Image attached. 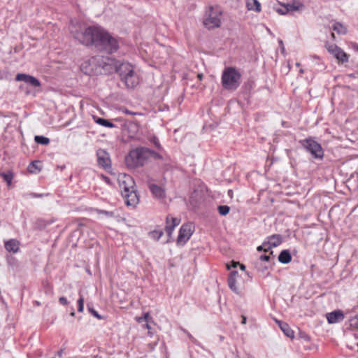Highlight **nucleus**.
Returning a JSON list of instances; mask_svg holds the SVG:
<instances>
[{"mask_svg":"<svg viewBox=\"0 0 358 358\" xmlns=\"http://www.w3.org/2000/svg\"><path fill=\"white\" fill-rule=\"evenodd\" d=\"M241 73L234 67H226L222 74V85L227 90H236L241 85Z\"/></svg>","mask_w":358,"mask_h":358,"instance_id":"nucleus-5","label":"nucleus"},{"mask_svg":"<svg viewBox=\"0 0 358 358\" xmlns=\"http://www.w3.org/2000/svg\"><path fill=\"white\" fill-rule=\"evenodd\" d=\"M303 146L316 159H322L324 152L320 143L312 138H306L301 142Z\"/></svg>","mask_w":358,"mask_h":358,"instance_id":"nucleus-9","label":"nucleus"},{"mask_svg":"<svg viewBox=\"0 0 358 358\" xmlns=\"http://www.w3.org/2000/svg\"><path fill=\"white\" fill-rule=\"evenodd\" d=\"M325 48L328 52L338 61V62L345 63L348 61L349 56L336 45L327 43L325 44Z\"/></svg>","mask_w":358,"mask_h":358,"instance_id":"nucleus-10","label":"nucleus"},{"mask_svg":"<svg viewBox=\"0 0 358 358\" xmlns=\"http://www.w3.org/2000/svg\"><path fill=\"white\" fill-rule=\"evenodd\" d=\"M280 4L281 8L274 7V10L280 15L299 11L304 8V4L300 0H290V2L280 3Z\"/></svg>","mask_w":358,"mask_h":358,"instance_id":"nucleus-8","label":"nucleus"},{"mask_svg":"<svg viewBox=\"0 0 358 358\" xmlns=\"http://www.w3.org/2000/svg\"><path fill=\"white\" fill-rule=\"evenodd\" d=\"M59 355H62V351H59Z\"/></svg>","mask_w":358,"mask_h":358,"instance_id":"nucleus-56","label":"nucleus"},{"mask_svg":"<svg viewBox=\"0 0 358 358\" xmlns=\"http://www.w3.org/2000/svg\"><path fill=\"white\" fill-rule=\"evenodd\" d=\"M164 232L162 230H153L149 232V236L154 241H159L163 236Z\"/></svg>","mask_w":358,"mask_h":358,"instance_id":"nucleus-27","label":"nucleus"},{"mask_svg":"<svg viewBox=\"0 0 358 358\" xmlns=\"http://www.w3.org/2000/svg\"><path fill=\"white\" fill-rule=\"evenodd\" d=\"M241 268L242 270H245V266L243 264H241Z\"/></svg>","mask_w":358,"mask_h":358,"instance_id":"nucleus-48","label":"nucleus"},{"mask_svg":"<svg viewBox=\"0 0 358 358\" xmlns=\"http://www.w3.org/2000/svg\"><path fill=\"white\" fill-rule=\"evenodd\" d=\"M170 222L174 227H177L180 223V219L173 217L171 215Z\"/></svg>","mask_w":358,"mask_h":358,"instance_id":"nucleus-38","label":"nucleus"},{"mask_svg":"<svg viewBox=\"0 0 358 358\" xmlns=\"http://www.w3.org/2000/svg\"><path fill=\"white\" fill-rule=\"evenodd\" d=\"M331 37H332V38H334V39L335 38V35H334V33H332V34H331Z\"/></svg>","mask_w":358,"mask_h":358,"instance_id":"nucleus-51","label":"nucleus"},{"mask_svg":"<svg viewBox=\"0 0 358 358\" xmlns=\"http://www.w3.org/2000/svg\"><path fill=\"white\" fill-rule=\"evenodd\" d=\"M103 68L108 73L115 71L128 88H134L139 83V76L134 66L129 62L117 64L114 59L108 58V62L105 63Z\"/></svg>","mask_w":358,"mask_h":358,"instance_id":"nucleus-2","label":"nucleus"},{"mask_svg":"<svg viewBox=\"0 0 358 358\" xmlns=\"http://www.w3.org/2000/svg\"><path fill=\"white\" fill-rule=\"evenodd\" d=\"M291 260L292 256L287 250H282L278 256V261L282 264H288L291 262Z\"/></svg>","mask_w":358,"mask_h":358,"instance_id":"nucleus-21","label":"nucleus"},{"mask_svg":"<svg viewBox=\"0 0 358 358\" xmlns=\"http://www.w3.org/2000/svg\"><path fill=\"white\" fill-rule=\"evenodd\" d=\"M241 317H242L241 323H242L243 324H246V322H247V318H246V317H245V316H244V315H242V316H241Z\"/></svg>","mask_w":358,"mask_h":358,"instance_id":"nucleus-44","label":"nucleus"},{"mask_svg":"<svg viewBox=\"0 0 358 358\" xmlns=\"http://www.w3.org/2000/svg\"><path fill=\"white\" fill-rule=\"evenodd\" d=\"M188 336H189V337L190 338H192V335L189 334Z\"/></svg>","mask_w":358,"mask_h":358,"instance_id":"nucleus-55","label":"nucleus"},{"mask_svg":"<svg viewBox=\"0 0 358 358\" xmlns=\"http://www.w3.org/2000/svg\"><path fill=\"white\" fill-rule=\"evenodd\" d=\"M71 316H74V315H75V312H74V311H72V312L71 313Z\"/></svg>","mask_w":358,"mask_h":358,"instance_id":"nucleus-49","label":"nucleus"},{"mask_svg":"<svg viewBox=\"0 0 358 358\" xmlns=\"http://www.w3.org/2000/svg\"><path fill=\"white\" fill-rule=\"evenodd\" d=\"M202 77H203L202 74H198V78H199V80H201Z\"/></svg>","mask_w":358,"mask_h":358,"instance_id":"nucleus-47","label":"nucleus"},{"mask_svg":"<svg viewBox=\"0 0 358 358\" xmlns=\"http://www.w3.org/2000/svg\"><path fill=\"white\" fill-rule=\"evenodd\" d=\"M145 328H146L147 329L150 330V326L149 324V322H147V324H145Z\"/></svg>","mask_w":358,"mask_h":358,"instance_id":"nucleus-46","label":"nucleus"},{"mask_svg":"<svg viewBox=\"0 0 358 358\" xmlns=\"http://www.w3.org/2000/svg\"><path fill=\"white\" fill-rule=\"evenodd\" d=\"M257 250L258 252L264 251L266 252L268 250V245L266 242H264L262 245L258 246Z\"/></svg>","mask_w":358,"mask_h":358,"instance_id":"nucleus-36","label":"nucleus"},{"mask_svg":"<svg viewBox=\"0 0 358 358\" xmlns=\"http://www.w3.org/2000/svg\"><path fill=\"white\" fill-rule=\"evenodd\" d=\"M97 162L100 166L107 169L110 167L109 155L104 150L99 149L96 152Z\"/></svg>","mask_w":358,"mask_h":358,"instance_id":"nucleus-13","label":"nucleus"},{"mask_svg":"<svg viewBox=\"0 0 358 358\" xmlns=\"http://www.w3.org/2000/svg\"><path fill=\"white\" fill-rule=\"evenodd\" d=\"M106 62H108V58L106 61L103 62L100 57H93L85 60L80 65V69L85 74L89 76H92L98 73H102L101 69L106 73L108 71L103 68Z\"/></svg>","mask_w":358,"mask_h":358,"instance_id":"nucleus-6","label":"nucleus"},{"mask_svg":"<svg viewBox=\"0 0 358 358\" xmlns=\"http://www.w3.org/2000/svg\"><path fill=\"white\" fill-rule=\"evenodd\" d=\"M350 325L353 328L358 329V315L350 320Z\"/></svg>","mask_w":358,"mask_h":358,"instance_id":"nucleus-33","label":"nucleus"},{"mask_svg":"<svg viewBox=\"0 0 358 358\" xmlns=\"http://www.w3.org/2000/svg\"><path fill=\"white\" fill-rule=\"evenodd\" d=\"M95 122L97 124H99V125H101V126L105 127L113 128V127H115L114 124H113L112 122H110L108 120L103 119V118H101V117H98L95 120Z\"/></svg>","mask_w":358,"mask_h":358,"instance_id":"nucleus-26","label":"nucleus"},{"mask_svg":"<svg viewBox=\"0 0 358 358\" xmlns=\"http://www.w3.org/2000/svg\"><path fill=\"white\" fill-rule=\"evenodd\" d=\"M233 266H234V267H236V263H234Z\"/></svg>","mask_w":358,"mask_h":358,"instance_id":"nucleus-54","label":"nucleus"},{"mask_svg":"<svg viewBox=\"0 0 358 358\" xmlns=\"http://www.w3.org/2000/svg\"><path fill=\"white\" fill-rule=\"evenodd\" d=\"M0 176L7 183V185L10 187L13 179V173L10 171H8L6 172H0Z\"/></svg>","mask_w":358,"mask_h":358,"instance_id":"nucleus-24","label":"nucleus"},{"mask_svg":"<svg viewBox=\"0 0 358 358\" xmlns=\"http://www.w3.org/2000/svg\"><path fill=\"white\" fill-rule=\"evenodd\" d=\"M149 189L150 190L152 196L158 199H162L165 198V190L157 185L151 183L148 185Z\"/></svg>","mask_w":358,"mask_h":358,"instance_id":"nucleus-18","label":"nucleus"},{"mask_svg":"<svg viewBox=\"0 0 358 358\" xmlns=\"http://www.w3.org/2000/svg\"><path fill=\"white\" fill-rule=\"evenodd\" d=\"M357 346H358V343H357Z\"/></svg>","mask_w":358,"mask_h":358,"instance_id":"nucleus-57","label":"nucleus"},{"mask_svg":"<svg viewBox=\"0 0 358 358\" xmlns=\"http://www.w3.org/2000/svg\"><path fill=\"white\" fill-rule=\"evenodd\" d=\"M150 158L158 159L160 155L147 148H138L129 152L125 158L127 166L131 169L143 166Z\"/></svg>","mask_w":358,"mask_h":358,"instance_id":"nucleus-4","label":"nucleus"},{"mask_svg":"<svg viewBox=\"0 0 358 358\" xmlns=\"http://www.w3.org/2000/svg\"><path fill=\"white\" fill-rule=\"evenodd\" d=\"M45 195L43 194H38V193H24L22 194V196L24 198H28L29 196L33 197V198H42Z\"/></svg>","mask_w":358,"mask_h":358,"instance_id":"nucleus-32","label":"nucleus"},{"mask_svg":"<svg viewBox=\"0 0 358 358\" xmlns=\"http://www.w3.org/2000/svg\"><path fill=\"white\" fill-rule=\"evenodd\" d=\"M239 277L238 273L236 271H233L230 273L228 278V285L229 288L236 294H240L241 291L236 285V279Z\"/></svg>","mask_w":358,"mask_h":358,"instance_id":"nucleus-16","label":"nucleus"},{"mask_svg":"<svg viewBox=\"0 0 358 358\" xmlns=\"http://www.w3.org/2000/svg\"><path fill=\"white\" fill-rule=\"evenodd\" d=\"M71 33L80 43L87 46L93 45L100 52L113 54L120 48L119 38L100 26H90L81 30L72 27Z\"/></svg>","mask_w":358,"mask_h":358,"instance_id":"nucleus-1","label":"nucleus"},{"mask_svg":"<svg viewBox=\"0 0 358 358\" xmlns=\"http://www.w3.org/2000/svg\"><path fill=\"white\" fill-rule=\"evenodd\" d=\"M193 233L192 224L190 223L184 224L181 226L177 238L178 244L185 243L191 237Z\"/></svg>","mask_w":358,"mask_h":358,"instance_id":"nucleus-12","label":"nucleus"},{"mask_svg":"<svg viewBox=\"0 0 358 358\" xmlns=\"http://www.w3.org/2000/svg\"><path fill=\"white\" fill-rule=\"evenodd\" d=\"M7 263L10 266H17V261L14 257L9 256L7 257Z\"/></svg>","mask_w":358,"mask_h":358,"instance_id":"nucleus-34","label":"nucleus"},{"mask_svg":"<svg viewBox=\"0 0 358 358\" xmlns=\"http://www.w3.org/2000/svg\"><path fill=\"white\" fill-rule=\"evenodd\" d=\"M15 80L17 81H23L32 87L41 86V83L37 78L28 74L18 73L15 77Z\"/></svg>","mask_w":358,"mask_h":358,"instance_id":"nucleus-14","label":"nucleus"},{"mask_svg":"<svg viewBox=\"0 0 358 358\" xmlns=\"http://www.w3.org/2000/svg\"><path fill=\"white\" fill-rule=\"evenodd\" d=\"M123 112L126 114H128V115H141V113H136V112H132L128 109H124L123 110Z\"/></svg>","mask_w":358,"mask_h":358,"instance_id":"nucleus-41","label":"nucleus"},{"mask_svg":"<svg viewBox=\"0 0 358 358\" xmlns=\"http://www.w3.org/2000/svg\"><path fill=\"white\" fill-rule=\"evenodd\" d=\"M222 11L218 6H210L206 11L203 24L208 29L219 27L220 25V17Z\"/></svg>","mask_w":358,"mask_h":358,"instance_id":"nucleus-7","label":"nucleus"},{"mask_svg":"<svg viewBox=\"0 0 358 358\" xmlns=\"http://www.w3.org/2000/svg\"><path fill=\"white\" fill-rule=\"evenodd\" d=\"M264 192H265V191H264V190H262V191L260 192V194H264Z\"/></svg>","mask_w":358,"mask_h":358,"instance_id":"nucleus-53","label":"nucleus"},{"mask_svg":"<svg viewBox=\"0 0 358 358\" xmlns=\"http://www.w3.org/2000/svg\"><path fill=\"white\" fill-rule=\"evenodd\" d=\"M345 316L342 310H336L327 314V320L329 324H335L343 320Z\"/></svg>","mask_w":358,"mask_h":358,"instance_id":"nucleus-15","label":"nucleus"},{"mask_svg":"<svg viewBox=\"0 0 358 358\" xmlns=\"http://www.w3.org/2000/svg\"><path fill=\"white\" fill-rule=\"evenodd\" d=\"M136 321L138 322V323H141L143 322H153L152 320V318L150 317V313H145L143 316L142 317H136Z\"/></svg>","mask_w":358,"mask_h":358,"instance_id":"nucleus-30","label":"nucleus"},{"mask_svg":"<svg viewBox=\"0 0 358 358\" xmlns=\"http://www.w3.org/2000/svg\"><path fill=\"white\" fill-rule=\"evenodd\" d=\"M255 269L261 275H267V268L268 266V255L266 254L260 255L257 259L253 262Z\"/></svg>","mask_w":358,"mask_h":358,"instance_id":"nucleus-11","label":"nucleus"},{"mask_svg":"<svg viewBox=\"0 0 358 358\" xmlns=\"http://www.w3.org/2000/svg\"><path fill=\"white\" fill-rule=\"evenodd\" d=\"M97 213L99 215H104L107 217H114V212H113V211H107V210H97Z\"/></svg>","mask_w":358,"mask_h":358,"instance_id":"nucleus-35","label":"nucleus"},{"mask_svg":"<svg viewBox=\"0 0 358 358\" xmlns=\"http://www.w3.org/2000/svg\"><path fill=\"white\" fill-rule=\"evenodd\" d=\"M88 309H89V311L96 318H98L99 320H101L102 317L101 316L97 313V311H96L93 308H91L90 307H88Z\"/></svg>","mask_w":358,"mask_h":358,"instance_id":"nucleus-39","label":"nucleus"},{"mask_svg":"<svg viewBox=\"0 0 358 358\" xmlns=\"http://www.w3.org/2000/svg\"><path fill=\"white\" fill-rule=\"evenodd\" d=\"M124 127L130 138H134L136 136L140 127L138 122L133 121L127 122Z\"/></svg>","mask_w":358,"mask_h":358,"instance_id":"nucleus-17","label":"nucleus"},{"mask_svg":"<svg viewBox=\"0 0 358 358\" xmlns=\"http://www.w3.org/2000/svg\"><path fill=\"white\" fill-rule=\"evenodd\" d=\"M34 141L36 143L41 145H48L50 143V139L43 136H36L34 137Z\"/></svg>","mask_w":358,"mask_h":358,"instance_id":"nucleus-29","label":"nucleus"},{"mask_svg":"<svg viewBox=\"0 0 358 358\" xmlns=\"http://www.w3.org/2000/svg\"><path fill=\"white\" fill-rule=\"evenodd\" d=\"M170 219H171V215H169L167 217H166V227H165V230H166V232L168 235L169 237H171V235H172V233L174 230L175 228H173V227H170Z\"/></svg>","mask_w":358,"mask_h":358,"instance_id":"nucleus-28","label":"nucleus"},{"mask_svg":"<svg viewBox=\"0 0 358 358\" xmlns=\"http://www.w3.org/2000/svg\"><path fill=\"white\" fill-rule=\"evenodd\" d=\"M52 222V221H51V222H46V224H45V225L50 224Z\"/></svg>","mask_w":358,"mask_h":358,"instance_id":"nucleus-50","label":"nucleus"},{"mask_svg":"<svg viewBox=\"0 0 358 358\" xmlns=\"http://www.w3.org/2000/svg\"><path fill=\"white\" fill-rule=\"evenodd\" d=\"M274 320L278 324L279 327L280 328V329L282 331L285 336L290 338H293L294 337V331L291 329V328L287 323L279 321L275 318Z\"/></svg>","mask_w":358,"mask_h":358,"instance_id":"nucleus-20","label":"nucleus"},{"mask_svg":"<svg viewBox=\"0 0 358 358\" xmlns=\"http://www.w3.org/2000/svg\"><path fill=\"white\" fill-rule=\"evenodd\" d=\"M83 309H84V306H78V312H83Z\"/></svg>","mask_w":358,"mask_h":358,"instance_id":"nucleus-45","label":"nucleus"},{"mask_svg":"<svg viewBox=\"0 0 358 358\" xmlns=\"http://www.w3.org/2000/svg\"><path fill=\"white\" fill-rule=\"evenodd\" d=\"M282 241V236L280 234H273L270 236V248L271 247H277L281 244Z\"/></svg>","mask_w":358,"mask_h":358,"instance_id":"nucleus-23","label":"nucleus"},{"mask_svg":"<svg viewBox=\"0 0 358 358\" xmlns=\"http://www.w3.org/2000/svg\"><path fill=\"white\" fill-rule=\"evenodd\" d=\"M246 6L250 10L259 12L261 10V5L257 0H247Z\"/></svg>","mask_w":358,"mask_h":358,"instance_id":"nucleus-22","label":"nucleus"},{"mask_svg":"<svg viewBox=\"0 0 358 358\" xmlns=\"http://www.w3.org/2000/svg\"><path fill=\"white\" fill-rule=\"evenodd\" d=\"M170 227H173V228H175L176 227H174L171 222H170Z\"/></svg>","mask_w":358,"mask_h":358,"instance_id":"nucleus-52","label":"nucleus"},{"mask_svg":"<svg viewBox=\"0 0 358 358\" xmlns=\"http://www.w3.org/2000/svg\"><path fill=\"white\" fill-rule=\"evenodd\" d=\"M4 247L8 252L17 253L20 250V242L14 238L5 241Z\"/></svg>","mask_w":358,"mask_h":358,"instance_id":"nucleus-19","label":"nucleus"},{"mask_svg":"<svg viewBox=\"0 0 358 358\" xmlns=\"http://www.w3.org/2000/svg\"><path fill=\"white\" fill-rule=\"evenodd\" d=\"M278 43H279L280 45L281 52H282V54H284L285 48L283 46L282 41V40H279Z\"/></svg>","mask_w":358,"mask_h":358,"instance_id":"nucleus-43","label":"nucleus"},{"mask_svg":"<svg viewBox=\"0 0 358 358\" xmlns=\"http://www.w3.org/2000/svg\"><path fill=\"white\" fill-rule=\"evenodd\" d=\"M118 182L126 205L135 207L139 202V197L133 178L129 175L121 173L118 176Z\"/></svg>","mask_w":358,"mask_h":358,"instance_id":"nucleus-3","label":"nucleus"},{"mask_svg":"<svg viewBox=\"0 0 358 358\" xmlns=\"http://www.w3.org/2000/svg\"><path fill=\"white\" fill-rule=\"evenodd\" d=\"M84 306V299L82 295H80V298L78 300V306Z\"/></svg>","mask_w":358,"mask_h":358,"instance_id":"nucleus-42","label":"nucleus"},{"mask_svg":"<svg viewBox=\"0 0 358 358\" xmlns=\"http://www.w3.org/2000/svg\"><path fill=\"white\" fill-rule=\"evenodd\" d=\"M150 141L153 143L157 148H160V143L159 139L156 136L150 138Z\"/></svg>","mask_w":358,"mask_h":358,"instance_id":"nucleus-37","label":"nucleus"},{"mask_svg":"<svg viewBox=\"0 0 358 358\" xmlns=\"http://www.w3.org/2000/svg\"><path fill=\"white\" fill-rule=\"evenodd\" d=\"M59 301L63 306H66L69 303L67 299L64 296L59 297Z\"/></svg>","mask_w":358,"mask_h":358,"instance_id":"nucleus-40","label":"nucleus"},{"mask_svg":"<svg viewBox=\"0 0 358 358\" xmlns=\"http://www.w3.org/2000/svg\"><path fill=\"white\" fill-rule=\"evenodd\" d=\"M217 210L221 215H226L229 213L230 208L228 206H219Z\"/></svg>","mask_w":358,"mask_h":358,"instance_id":"nucleus-31","label":"nucleus"},{"mask_svg":"<svg viewBox=\"0 0 358 358\" xmlns=\"http://www.w3.org/2000/svg\"><path fill=\"white\" fill-rule=\"evenodd\" d=\"M332 28L338 34L344 35L347 33V28L341 22H335Z\"/></svg>","mask_w":358,"mask_h":358,"instance_id":"nucleus-25","label":"nucleus"}]
</instances>
